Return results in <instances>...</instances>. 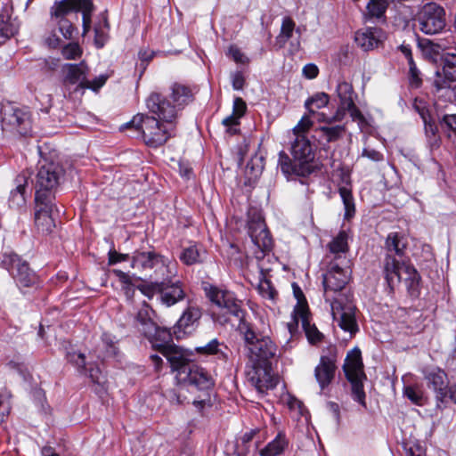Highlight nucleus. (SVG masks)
I'll return each mask as SVG.
<instances>
[{"mask_svg": "<svg viewBox=\"0 0 456 456\" xmlns=\"http://www.w3.org/2000/svg\"><path fill=\"white\" fill-rule=\"evenodd\" d=\"M407 240L403 234L396 232H390L385 241V255H394L399 258L405 257Z\"/></svg>", "mask_w": 456, "mask_h": 456, "instance_id": "obj_28", "label": "nucleus"}, {"mask_svg": "<svg viewBox=\"0 0 456 456\" xmlns=\"http://www.w3.org/2000/svg\"><path fill=\"white\" fill-rule=\"evenodd\" d=\"M53 23L58 26L59 31L65 39L72 38L76 28L69 20H61L60 21Z\"/></svg>", "mask_w": 456, "mask_h": 456, "instance_id": "obj_48", "label": "nucleus"}, {"mask_svg": "<svg viewBox=\"0 0 456 456\" xmlns=\"http://www.w3.org/2000/svg\"><path fill=\"white\" fill-rule=\"evenodd\" d=\"M330 101L329 94L325 93H317L308 98L305 102V107L311 114H315L316 110L328 105Z\"/></svg>", "mask_w": 456, "mask_h": 456, "instance_id": "obj_39", "label": "nucleus"}, {"mask_svg": "<svg viewBox=\"0 0 456 456\" xmlns=\"http://www.w3.org/2000/svg\"><path fill=\"white\" fill-rule=\"evenodd\" d=\"M440 123L456 134V114L444 115Z\"/></svg>", "mask_w": 456, "mask_h": 456, "instance_id": "obj_52", "label": "nucleus"}, {"mask_svg": "<svg viewBox=\"0 0 456 456\" xmlns=\"http://www.w3.org/2000/svg\"><path fill=\"white\" fill-rule=\"evenodd\" d=\"M381 272L390 293L402 281L405 282L410 293L414 294L418 290L420 275L406 258L385 255L381 261Z\"/></svg>", "mask_w": 456, "mask_h": 456, "instance_id": "obj_5", "label": "nucleus"}, {"mask_svg": "<svg viewBox=\"0 0 456 456\" xmlns=\"http://www.w3.org/2000/svg\"><path fill=\"white\" fill-rule=\"evenodd\" d=\"M224 349L226 350L227 347L221 345L216 338H214L205 346H197L195 351L201 354H215L217 356V359L226 361L228 359V355Z\"/></svg>", "mask_w": 456, "mask_h": 456, "instance_id": "obj_36", "label": "nucleus"}, {"mask_svg": "<svg viewBox=\"0 0 456 456\" xmlns=\"http://www.w3.org/2000/svg\"><path fill=\"white\" fill-rule=\"evenodd\" d=\"M249 380L261 394H265L268 389L273 388L275 386L266 368L254 367Z\"/></svg>", "mask_w": 456, "mask_h": 456, "instance_id": "obj_31", "label": "nucleus"}, {"mask_svg": "<svg viewBox=\"0 0 456 456\" xmlns=\"http://www.w3.org/2000/svg\"><path fill=\"white\" fill-rule=\"evenodd\" d=\"M336 93L339 99V105L330 121H341L345 117V108L352 106V103L354 102V89L351 84L346 81L339 82Z\"/></svg>", "mask_w": 456, "mask_h": 456, "instance_id": "obj_23", "label": "nucleus"}, {"mask_svg": "<svg viewBox=\"0 0 456 456\" xmlns=\"http://www.w3.org/2000/svg\"><path fill=\"white\" fill-rule=\"evenodd\" d=\"M289 442L286 436L282 432H279L276 437L267 444V445L260 451L261 456H278L281 454L288 446Z\"/></svg>", "mask_w": 456, "mask_h": 456, "instance_id": "obj_34", "label": "nucleus"}, {"mask_svg": "<svg viewBox=\"0 0 456 456\" xmlns=\"http://www.w3.org/2000/svg\"><path fill=\"white\" fill-rule=\"evenodd\" d=\"M1 117L3 127H9L22 135L30 132L31 122L28 111L8 103L2 107Z\"/></svg>", "mask_w": 456, "mask_h": 456, "instance_id": "obj_12", "label": "nucleus"}, {"mask_svg": "<svg viewBox=\"0 0 456 456\" xmlns=\"http://www.w3.org/2000/svg\"><path fill=\"white\" fill-rule=\"evenodd\" d=\"M176 275H171L167 277L166 275L160 276V292H159V302L167 306L170 307L175 304L183 301L186 293L183 288V283L180 281L175 280Z\"/></svg>", "mask_w": 456, "mask_h": 456, "instance_id": "obj_13", "label": "nucleus"}, {"mask_svg": "<svg viewBox=\"0 0 456 456\" xmlns=\"http://www.w3.org/2000/svg\"><path fill=\"white\" fill-rule=\"evenodd\" d=\"M103 344L106 346L107 354L108 355H115L116 354V346L114 342L108 335H104L102 338Z\"/></svg>", "mask_w": 456, "mask_h": 456, "instance_id": "obj_64", "label": "nucleus"}, {"mask_svg": "<svg viewBox=\"0 0 456 456\" xmlns=\"http://www.w3.org/2000/svg\"><path fill=\"white\" fill-rule=\"evenodd\" d=\"M322 135L326 139L328 142H336L343 137L346 132L345 126H323L319 128Z\"/></svg>", "mask_w": 456, "mask_h": 456, "instance_id": "obj_40", "label": "nucleus"}, {"mask_svg": "<svg viewBox=\"0 0 456 456\" xmlns=\"http://www.w3.org/2000/svg\"><path fill=\"white\" fill-rule=\"evenodd\" d=\"M403 395L409 400H411L413 403H415L417 405L422 404L423 395H422V392L419 388L411 387V386L405 387Z\"/></svg>", "mask_w": 456, "mask_h": 456, "instance_id": "obj_47", "label": "nucleus"}, {"mask_svg": "<svg viewBox=\"0 0 456 456\" xmlns=\"http://www.w3.org/2000/svg\"><path fill=\"white\" fill-rule=\"evenodd\" d=\"M67 359L77 368L78 371L86 372V356L84 354L69 352L67 354Z\"/></svg>", "mask_w": 456, "mask_h": 456, "instance_id": "obj_44", "label": "nucleus"}, {"mask_svg": "<svg viewBox=\"0 0 456 456\" xmlns=\"http://www.w3.org/2000/svg\"><path fill=\"white\" fill-rule=\"evenodd\" d=\"M442 72L444 78L440 71H436V78L434 81V86L438 91L449 88L451 82H456V53L444 54Z\"/></svg>", "mask_w": 456, "mask_h": 456, "instance_id": "obj_22", "label": "nucleus"}, {"mask_svg": "<svg viewBox=\"0 0 456 456\" xmlns=\"http://www.w3.org/2000/svg\"><path fill=\"white\" fill-rule=\"evenodd\" d=\"M205 251L199 248L196 245L185 248L181 255L180 260L187 265H192L202 261Z\"/></svg>", "mask_w": 456, "mask_h": 456, "instance_id": "obj_38", "label": "nucleus"}, {"mask_svg": "<svg viewBox=\"0 0 456 456\" xmlns=\"http://www.w3.org/2000/svg\"><path fill=\"white\" fill-rule=\"evenodd\" d=\"M142 295L151 299L156 294L159 295L160 292V280L157 279L155 281L142 283L136 287Z\"/></svg>", "mask_w": 456, "mask_h": 456, "instance_id": "obj_41", "label": "nucleus"}, {"mask_svg": "<svg viewBox=\"0 0 456 456\" xmlns=\"http://www.w3.org/2000/svg\"><path fill=\"white\" fill-rule=\"evenodd\" d=\"M245 84V78L241 72L237 71L232 74V85L234 90H241Z\"/></svg>", "mask_w": 456, "mask_h": 456, "instance_id": "obj_59", "label": "nucleus"}, {"mask_svg": "<svg viewBox=\"0 0 456 456\" xmlns=\"http://www.w3.org/2000/svg\"><path fill=\"white\" fill-rule=\"evenodd\" d=\"M291 159L284 151L279 153V167L286 175L306 176L314 169V152L310 140L298 134L291 144Z\"/></svg>", "mask_w": 456, "mask_h": 456, "instance_id": "obj_3", "label": "nucleus"}, {"mask_svg": "<svg viewBox=\"0 0 456 456\" xmlns=\"http://www.w3.org/2000/svg\"><path fill=\"white\" fill-rule=\"evenodd\" d=\"M107 78L108 77L106 75H100L92 81L87 79V86H86V89L97 91L106 83Z\"/></svg>", "mask_w": 456, "mask_h": 456, "instance_id": "obj_53", "label": "nucleus"}, {"mask_svg": "<svg viewBox=\"0 0 456 456\" xmlns=\"http://www.w3.org/2000/svg\"><path fill=\"white\" fill-rule=\"evenodd\" d=\"M112 272L123 284V289L125 290L126 295L129 294V290H134L132 277L128 273L118 269H114Z\"/></svg>", "mask_w": 456, "mask_h": 456, "instance_id": "obj_46", "label": "nucleus"}, {"mask_svg": "<svg viewBox=\"0 0 456 456\" xmlns=\"http://www.w3.org/2000/svg\"><path fill=\"white\" fill-rule=\"evenodd\" d=\"M247 106L245 102L240 97H236L233 101L232 114L240 118L244 115Z\"/></svg>", "mask_w": 456, "mask_h": 456, "instance_id": "obj_55", "label": "nucleus"}, {"mask_svg": "<svg viewBox=\"0 0 456 456\" xmlns=\"http://www.w3.org/2000/svg\"><path fill=\"white\" fill-rule=\"evenodd\" d=\"M348 111L353 120H362L363 116L360 110L355 106L354 102L352 103V106L348 108H345V113Z\"/></svg>", "mask_w": 456, "mask_h": 456, "instance_id": "obj_63", "label": "nucleus"}, {"mask_svg": "<svg viewBox=\"0 0 456 456\" xmlns=\"http://www.w3.org/2000/svg\"><path fill=\"white\" fill-rule=\"evenodd\" d=\"M348 238L349 235L346 231H340L333 237L327 244L329 253L326 257L330 258V261L347 264L346 254L349 250Z\"/></svg>", "mask_w": 456, "mask_h": 456, "instance_id": "obj_20", "label": "nucleus"}, {"mask_svg": "<svg viewBox=\"0 0 456 456\" xmlns=\"http://www.w3.org/2000/svg\"><path fill=\"white\" fill-rule=\"evenodd\" d=\"M406 456H425V449L419 444H412L406 447Z\"/></svg>", "mask_w": 456, "mask_h": 456, "instance_id": "obj_61", "label": "nucleus"}, {"mask_svg": "<svg viewBox=\"0 0 456 456\" xmlns=\"http://www.w3.org/2000/svg\"><path fill=\"white\" fill-rule=\"evenodd\" d=\"M16 32V27L10 22L9 19L4 16H0V37L9 38L14 36Z\"/></svg>", "mask_w": 456, "mask_h": 456, "instance_id": "obj_43", "label": "nucleus"}, {"mask_svg": "<svg viewBox=\"0 0 456 456\" xmlns=\"http://www.w3.org/2000/svg\"><path fill=\"white\" fill-rule=\"evenodd\" d=\"M346 379L351 383L352 395L354 401L366 407L365 392L362 381L366 379L363 371L361 350L357 347L350 350L343 366Z\"/></svg>", "mask_w": 456, "mask_h": 456, "instance_id": "obj_8", "label": "nucleus"}, {"mask_svg": "<svg viewBox=\"0 0 456 456\" xmlns=\"http://www.w3.org/2000/svg\"><path fill=\"white\" fill-rule=\"evenodd\" d=\"M15 183L16 187L11 191L8 198V206L13 210L23 212L26 210L28 181L26 176L19 175Z\"/></svg>", "mask_w": 456, "mask_h": 456, "instance_id": "obj_24", "label": "nucleus"}, {"mask_svg": "<svg viewBox=\"0 0 456 456\" xmlns=\"http://www.w3.org/2000/svg\"><path fill=\"white\" fill-rule=\"evenodd\" d=\"M204 291L208 300L220 310L216 314V322L222 325H233L235 321L238 323L247 322L242 302L232 291L209 284L204 287Z\"/></svg>", "mask_w": 456, "mask_h": 456, "instance_id": "obj_6", "label": "nucleus"}, {"mask_svg": "<svg viewBox=\"0 0 456 456\" xmlns=\"http://www.w3.org/2000/svg\"><path fill=\"white\" fill-rule=\"evenodd\" d=\"M64 86L77 85L75 91L84 90L87 86L86 75L88 73V66L86 61H81L77 64L67 63L63 66Z\"/></svg>", "mask_w": 456, "mask_h": 456, "instance_id": "obj_18", "label": "nucleus"}, {"mask_svg": "<svg viewBox=\"0 0 456 456\" xmlns=\"http://www.w3.org/2000/svg\"><path fill=\"white\" fill-rule=\"evenodd\" d=\"M416 21L419 29L424 34H439L446 27V13L436 3H428L418 12Z\"/></svg>", "mask_w": 456, "mask_h": 456, "instance_id": "obj_10", "label": "nucleus"}, {"mask_svg": "<svg viewBox=\"0 0 456 456\" xmlns=\"http://www.w3.org/2000/svg\"><path fill=\"white\" fill-rule=\"evenodd\" d=\"M425 123V134L427 138L429 141V143L434 145H438V136H437V126L434 122L424 120Z\"/></svg>", "mask_w": 456, "mask_h": 456, "instance_id": "obj_45", "label": "nucleus"}, {"mask_svg": "<svg viewBox=\"0 0 456 456\" xmlns=\"http://www.w3.org/2000/svg\"><path fill=\"white\" fill-rule=\"evenodd\" d=\"M359 4L361 0H353ZM388 6L387 0H367L365 15L370 19H380Z\"/></svg>", "mask_w": 456, "mask_h": 456, "instance_id": "obj_35", "label": "nucleus"}, {"mask_svg": "<svg viewBox=\"0 0 456 456\" xmlns=\"http://www.w3.org/2000/svg\"><path fill=\"white\" fill-rule=\"evenodd\" d=\"M295 28L296 23L290 17H284L282 19L281 31L276 37V45H279L280 48L284 47L287 42L291 38Z\"/></svg>", "mask_w": 456, "mask_h": 456, "instance_id": "obj_37", "label": "nucleus"}, {"mask_svg": "<svg viewBox=\"0 0 456 456\" xmlns=\"http://www.w3.org/2000/svg\"><path fill=\"white\" fill-rule=\"evenodd\" d=\"M300 322L305 336L311 344H317L322 340L323 335L318 330L316 326L311 323L307 309L301 307L299 309Z\"/></svg>", "mask_w": 456, "mask_h": 456, "instance_id": "obj_32", "label": "nucleus"}, {"mask_svg": "<svg viewBox=\"0 0 456 456\" xmlns=\"http://www.w3.org/2000/svg\"><path fill=\"white\" fill-rule=\"evenodd\" d=\"M53 209V200H39L35 198V225L43 234H48L55 227L52 216Z\"/></svg>", "mask_w": 456, "mask_h": 456, "instance_id": "obj_15", "label": "nucleus"}, {"mask_svg": "<svg viewBox=\"0 0 456 456\" xmlns=\"http://www.w3.org/2000/svg\"><path fill=\"white\" fill-rule=\"evenodd\" d=\"M237 331L243 341L245 354L252 362L265 364L277 355L275 343L270 337L256 332L250 322L238 323Z\"/></svg>", "mask_w": 456, "mask_h": 456, "instance_id": "obj_4", "label": "nucleus"}, {"mask_svg": "<svg viewBox=\"0 0 456 456\" xmlns=\"http://www.w3.org/2000/svg\"><path fill=\"white\" fill-rule=\"evenodd\" d=\"M151 342L152 347L162 353L167 347L173 346L172 335L167 328H161L155 325V330L151 334H144Z\"/></svg>", "mask_w": 456, "mask_h": 456, "instance_id": "obj_29", "label": "nucleus"}, {"mask_svg": "<svg viewBox=\"0 0 456 456\" xmlns=\"http://www.w3.org/2000/svg\"><path fill=\"white\" fill-rule=\"evenodd\" d=\"M189 383L196 386L199 389H208L213 386L211 375L202 367L191 364L184 373Z\"/></svg>", "mask_w": 456, "mask_h": 456, "instance_id": "obj_27", "label": "nucleus"}, {"mask_svg": "<svg viewBox=\"0 0 456 456\" xmlns=\"http://www.w3.org/2000/svg\"><path fill=\"white\" fill-rule=\"evenodd\" d=\"M302 72L306 78L313 79L318 76L319 69L315 64L308 63L303 68Z\"/></svg>", "mask_w": 456, "mask_h": 456, "instance_id": "obj_60", "label": "nucleus"}, {"mask_svg": "<svg viewBox=\"0 0 456 456\" xmlns=\"http://www.w3.org/2000/svg\"><path fill=\"white\" fill-rule=\"evenodd\" d=\"M92 3L90 0H61L56 1L50 9L52 22L67 20L66 16L73 12L90 11Z\"/></svg>", "mask_w": 456, "mask_h": 456, "instance_id": "obj_16", "label": "nucleus"}, {"mask_svg": "<svg viewBox=\"0 0 456 456\" xmlns=\"http://www.w3.org/2000/svg\"><path fill=\"white\" fill-rule=\"evenodd\" d=\"M2 265L19 286L31 287L37 282L36 274L30 270L28 263L23 261L17 254L12 251L4 252Z\"/></svg>", "mask_w": 456, "mask_h": 456, "instance_id": "obj_11", "label": "nucleus"}, {"mask_svg": "<svg viewBox=\"0 0 456 456\" xmlns=\"http://www.w3.org/2000/svg\"><path fill=\"white\" fill-rule=\"evenodd\" d=\"M386 39V32L378 27H368L360 29L354 36L355 43L363 51H370L379 47Z\"/></svg>", "mask_w": 456, "mask_h": 456, "instance_id": "obj_17", "label": "nucleus"}, {"mask_svg": "<svg viewBox=\"0 0 456 456\" xmlns=\"http://www.w3.org/2000/svg\"><path fill=\"white\" fill-rule=\"evenodd\" d=\"M154 310L147 304H144L139 310L136 319L141 325V330L143 334H151L155 330L157 324L153 321Z\"/></svg>", "mask_w": 456, "mask_h": 456, "instance_id": "obj_33", "label": "nucleus"}, {"mask_svg": "<svg viewBox=\"0 0 456 456\" xmlns=\"http://www.w3.org/2000/svg\"><path fill=\"white\" fill-rule=\"evenodd\" d=\"M240 118L234 114H231L223 119L224 126L229 127L228 131L231 134H234L237 132V129L232 128V126L239 125Z\"/></svg>", "mask_w": 456, "mask_h": 456, "instance_id": "obj_57", "label": "nucleus"}, {"mask_svg": "<svg viewBox=\"0 0 456 456\" xmlns=\"http://www.w3.org/2000/svg\"><path fill=\"white\" fill-rule=\"evenodd\" d=\"M286 404L289 410L296 411L298 416L303 415V403L296 397L289 395L286 398Z\"/></svg>", "mask_w": 456, "mask_h": 456, "instance_id": "obj_50", "label": "nucleus"}, {"mask_svg": "<svg viewBox=\"0 0 456 456\" xmlns=\"http://www.w3.org/2000/svg\"><path fill=\"white\" fill-rule=\"evenodd\" d=\"M201 309L197 305H189L177 322V328L184 333L191 332L201 318Z\"/></svg>", "mask_w": 456, "mask_h": 456, "instance_id": "obj_30", "label": "nucleus"}, {"mask_svg": "<svg viewBox=\"0 0 456 456\" xmlns=\"http://www.w3.org/2000/svg\"><path fill=\"white\" fill-rule=\"evenodd\" d=\"M312 126L313 121L311 120L310 117L305 115L302 117L297 125L293 128L294 134L296 135V137L298 134L305 135V133L311 128Z\"/></svg>", "mask_w": 456, "mask_h": 456, "instance_id": "obj_49", "label": "nucleus"}, {"mask_svg": "<svg viewBox=\"0 0 456 456\" xmlns=\"http://www.w3.org/2000/svg\"><path fill=\"white\" fill-rule=\"evenodd\" d=\"M362 157L368 158L369 159L375 162H379L383 160V154L370 148H364L362 152Z\"/></svg>", "mask_w": 456, "mask_h": 456, "instance_id": "obj_54", "label": "nucleus"}, {"mask_svg": "<svg viewBox=\"0 0 456 456\" xmlns=\"http://www.w3.org/2000/svg\"><path fill=\"white\" fill-rule=\"evenodd\" d=\"M229 54L237 63L245 64L248 62V57L240 51L236 45H231L229 48Z\"/></svg>", "mask_w": 456, "mask_h": 456, "instance_id": "obj_51", "label": "nucleus"}, {"mask_svg": "<svg viewBox=\"0 0 456 456\" xmlns=\"http://www.w3.org/2000/svg\"><path fill=\"white\" fill-rule=\"evenodd\" d=\"M6 367L11 370L21 371L22 362L20 356H16L13 359L8 360L5 363Z\"/></svg>", "mask_w": 456, "mask_h": 456, "instance_id": "obj_62", "label": "nucleus"}, {"mask_svg": "<svg viewBox=\"0 0 456 456\" xmlns=\"http://www.w3.org/2000/svg\"><path fill=\"white\" fill-rule=\"evenodd\" d=\"M423 374L428 387L433 389L436 394L437 407H445L448 387L447 374L440 368H427L423 370Z\"/></svg>", "mask_w": 456, "mask_h": 456, "instance_id": "obj_14", "label": "nucleus"}, {"mask_svg": "<svg viewBox=\"0 0 456 456\" xmlns=\"http://www.w3.org/2000/svg\"><path fill=\"white\" fill-rule=\"evenodd\" d=\"M131 267L140 272L152 270L156 279L177 274L176 264L154 250L134 252Z\"/></svg>", "mask_w": 456, "mask_h": 456, "instance_id": "obj_7", "label": "nucleus"}, {"mask_svg": "<svg viewBox=\"0 0 456 456\" xmlns=\"http://www.w3.org/2000/svg\"><path fill=\"white\" fill-rule=\"evenodd\" d=\"M346 265L330 261L327 272L322 275V284L324 298L330 305L333 319L352 338L359 329L355 319V308L342 293L350 280V271L345 267Z\"/></svg>", "mask_w": 456, "mask_h": 456, "instance_id": "obj_2", "label": "nucleus"}, {"mask_svg": "<svg viewBox=\"0 0 456 456\" xmlns=\"http://www.w3.org/2000/svg\"><path fill=\"white\" fill-rule=\"evenodd\" d=\"M335 361L330 356H322L319 364L314 369V377L323 390L327 387L335 377Z\"/></svg>", "mask_w": 456, "mask_h": 456, "instance_id": "obj_25", "label": "nucleus"}, {"mask_svg": "<svg viewBox=\"0 0 456 456\" xmlns=\"http://www.w3.org/2000/svg\"><path fill=\"white\" fill-rule=\"evenodd\" d=\"M64 175L61 166L54 162H45L41 165L35 179V198L39 200H53V192L60 184Z\"/></svg>", "mask_w": 456, "mask_h": 456, "instance_id": "obj_9", "label": "nucleus"}, {"mask_svg": "<svg viewBox=\"0 0 456 456\" xmlns=\"http://www.w3.org/2000/svg\"><path fill=\"white\" fill-rule=\"evenodd\" d=\"M82 53L83 50L77 43H69L61 49V54L65 60H77Z\"/></svg>", "mask_w": 456, "mask_h": 456, "instance_id": "obj_42", "label": "nucleus"}, {"mask_svg": "<svg viewBox=\"0 0 456 456\" xmlns=\"http://www.w3.org/2000/svg\"><path fill=\"white\" fill-rule=\"evenodd\" d=\"M340 183L338 184V192L342 200L345 214L344 218L350 220L355 215V204L352 194L350 173L347 170H340Z\"/></svg>", "mask_w": 456, "mask_h": 456, "instance_id": "obj_21", "label": "nucleus"}, {"mask_svg": "<svg viewBox=\"0 0 456 456\" xmlns=\"http://www.w3.org/2000/svg\"><path fill=\"white\" fill-rule=\"evenodd\" d=\"M248 233L252 242L262 255L271 250L273 240L263 220L258 218L257 221L249 222Z\"/></svg>", "mask_w": 456, "mask_h": 456, "instance_id": "obj_19", "label": "nucleus"}, {"mask_svg": "<svg viewBox=\"0 0 456 456\" xmlns=\"http://www.w3.org/2000/svg\"><path fill=\"white\" fill-rule=\"evenodd\" d=\"M259 291L264 297L269 299H273L276 295L275 290L271 287L268 281L262 282L259 285Z\"/></svg>", "mask_w": 456, "mask_h": 456, "instance_id": "obj_58", "label": "nucleus"}, {"mask_svg": "<svg viewBox=\"0 0 456 456\" xmlns=\"http://www.w3.org/2000/svg\"><path fill=\"white\" fill-rule=\"evenodd\" d=\"M169 362L174 371H177L180 375L187 372V370L192 363H190L182 348L173 345L167 347L161 353Z\"/></svg>", "mask_w": 456, "mask_h": 456, "instance_id": "obj_26", "label": "nucleus"}, {"mask_svg": "<svg viewBox=\"0 0 456 456\" xmlns=\"http://www.w3.org/2000/svg\"><path fill=\"white\" fill-rule=\"evenodd\" d=\"M128 259H129L128 254H121L115 250H110L109 252V265H115L117 263H120L123 261H126Z\"/></svg>", "mask_w": 456, "mask_h": 456, "instance_id": "obj_56", "label": "nucleus"}, {"mask_svg": "<svg viewBox=\"0 0 456 456\" xmlns=\"http://www.w3.org/2000/svg\"><path fill=\"white\" fill-rule=\"evenodd\" d=\"M190 97V90L177 84L172 86L173 103L160 94L152 93L146 100V106L158 118L139 113L122 127H134L142 133L146 145L152 148L159 147L173 135L178 111L187 103Z\"/></svg>", "mask_w": 456, "mask_h": 456, "instance_id": "obj_1", "label": "nucleus"}]
</instances>
